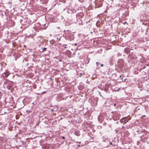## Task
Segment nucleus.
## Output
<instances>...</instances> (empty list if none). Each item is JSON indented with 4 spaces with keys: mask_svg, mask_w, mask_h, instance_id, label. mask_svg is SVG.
<instances>
[{
    "mask_svg": "<svg viewBox=\"0 0 149 149\" xmlns=\"http://www.w3.org/2000/svg\"><path fill=\"white\" fill-rule=\"evenodd\" d=\"M131 117L128 116L126 117L123 118L120 120V122L123 124H125L128 122V120L131 119Z\"/></svg>",
    "mask_w": 149,
    "mask_h": 149,
    "instance_id": "obj_1",
    "label": "nucleus"
},
{
    "mask_svg": "<svg viewBox=\"0 0 149 149\" xmlns=\"http://www.w3.org/2000/svg\"><path fill=\"white\" fill-rule=\"evenodd\" d=\"M74 134L77 136H79L80 135V132L78 130L75 131H74Z\"/></svg>",
    "mask_w": 149,
    "mask_h": 149,
    "instance_id": "obj_2",
    "label": "nucleus"
},
{
    "mask_svg": "<svg viewBox=\"0 0 149 149\" xmlns=\"http://www.w3.org/2000/svg\"><path fill=\"white\" fill-rule=\"evenodd\" d=\"M4 74L5 75V77H7L9 75V74L8 72H5Z\"/></svg>",
    "mask_w": 149,
    "mask_h": 149,
    "instance_id": "obj_3",
    "label": "nucleus"
},
{
    "mask_svg": "<svg viewBox=\"0 0 149 149\" xmlns=\"http://www.w3.org/2000/svg\"><path fill=\"white\" fill-rule=\"evenodd\" d=\"M46 48H44L42 49L43 52H44L46 50Z\"/></svg>",
    "mask_w": 149,
    "mask_h": 149,
    "instance_id": "obj_4",
    "label": "nucleus"
},
{
    "mask_svg": "<svg viewBox=\"0 0 149 149\" xmlns=\"http://www.w3.org/2000/svg\"><path fill=\"white\" fill-rule=\"evenodd\" d=\"M96 64H97V65H99V64L100 63H99V62H96Z\"/></svg>",
    "mask_w": 149,
    "mask_h": 149,
    "instance_id": "obj_5",
    "label": "nucleus"
},
{
    "mask_svg": "<svg viewBox=\"0 0 149 149\" xmlns=\"http://www.w3.org/2000/svg\"><path fill=\"white\" fill-rule=\"evenodd\" d=\"M109 144H110V145H112V142H110V143H109Z\"/></svg>",
    "mask_w": 149,
    "mask_h": 149,
    "instance_id": "obj_6",
    "label": "nucleus"
},
{
    "mask_svg": "<svg viewBox=\"0 0 149 149\" xmlns=\"http://www.w3.org/2000/svg\"><path fill=\"white\" fill-rule=\"evenodd\" d=\"M101 67H102L103 66V64H101L100 65Z\"/></svg>",
    "mask_w": 149,
    "mask_h": 149,
    "instance_id": "obj_7",
    "label": "nucleus"
},
{
    "mask_svg": "<svg viewBox=\"0 0 149 149\" xmlns=\"http://www.w3.org/2000/svg\"><path fill=\"white\" fill-rule=\"evenodd\" d=\"M78 146L79 147H80V145H78Z\"/></svg>",
    "mask_w": 149,
    "mask_h": 149,
    "instance_id": "obj_8",
    "label": "nucleus"
},
{
    "mask_svg": "<svg viewBox=\"0 0 149 149\" xmlns=\"http://www.w3.org/2000/svg\"><path fill=\"white\" fill-rule=\"evenodd\" d=\"M65 137H64V136H63V139H65Z\"/></svg>",
    "mask_w": 149,
    "mask_h": 149,
    "instance_id": "obj_9",
    "label": "nucleus"
},
{
    "mask_svg": "<svg viewBox=\"0 0 149 149\" xmlns=\"http://www.w3.org/2000/svg\"><path fill=\"white\" fill-rule=\"evenodd\" d=\"M120 89V88H118V89L117 90L118 91V90H119Z\"/></svg>",
    "mask_w": 149,
    "mask_h": 149,
    "instance_id": "obj_10",
    "label": "nucleus"
},
{
    "mask_svg": "<svg viewBox=\"0 0 149 149\" xmlns=\"http://www.w3.org/2000/svg\"><path fill=\"white\" fill-rule=\"evenodd\" d=\"M77 45V43H75V45Z\"/></svg>",
    "mask_w": 149,
    "mask_h": 149,
    "instance_id": "obj_11",
    "label": "nucleus"
},
{
    "mask_svg": "<svg viewBox=\"0 0 149 149\" xmlns=\"http://www.w3.org/2000/svg\"><path fill=\"white\" fill-rule=\"evenodd\" d=\"M121 77V75H120V77Z\"/></svg>",
    "mask_w": 149,
    "mask_h": 149,
    "instance_id": "obj_12",
    "label": "nucleus"
},
{
    "mask_svg": "<svg viewBox=\"0 0 149 149\" xmlns=\"http://www.w3.org/2000/svg\"><path fill=\"white\" fill-rule=\"evenodd\" d=\"M43 93H45V92H43Z\"/></svg>",
    "mask_w": 149,
    "mask_h": 149,
    "instance_id": "obj_13",
    "label": "nucleus"
}]
</instances>
